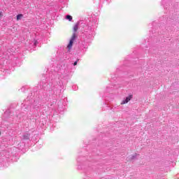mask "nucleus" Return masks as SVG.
Wrapping results in <instances>:
<instances>
[{
  "mask_svg": "<svg viewBox=\"0 0 179 179\" xmlns=\"http://www.w3.org/2000/svg\"><path fill=\"white\" fill-rule=\"evenodd\" d=\"M76 39V34H73L70 42L69 43V45H67V48H69V50H71L72 49V45H73V42L75 41V40Z\"/></svg>",
  "mask_w": 179,
  "mask_h": 179,
  "instance_id": "f257e3e1",
  "label": "nucleus"
},
{
  "mask_svg": "<svg viewBox=\"0 0 179 179\" xmlns=\"http://www.w3.org/2000/svg\"><path fill=\"white\" fill-rule=\"evenodd\" d=\"M131 99H132V95L127 96L125 100L122 101L121 104H127V103H129V101H131Z\"/></svg>",
  "mask_w": 179,
  "mask_h": 179,
  "instance_id": "f03ea898",
  "label": "nucleus"
},
{
  "mask_svg": "<svg viewBox=\"0 0 179 179\" xmlns=\"http://www.w3.org/2000/svg\"><path fill=\"white\" fill-rule=\"evenodd\" d=\"M78 29H79V25H78V24H75L73 27V31L75 33H76V31H78Z\"/></svg>",
  "mask_w": 179,
  "mask_h": 179,
  "instance_id": "7ed1b4c3",
  "label": "nucleus"
},
{
  "mask_svg": "<svg viewBox=\"0 0 179 179\" xmlns=\"http://www.w3.org/2000/svg\"><path fill=\"white\" fill-rule=\"evenodd\" d=\"M22 17H23V15L22 14H19L17 15V20H20V19H22Z\"/></svg>",
  "mask_w": 179,
  "mask_h": 179,
  "instance_id": "20e7f679",
  "label": "nucleus"
},
{
  "mask_svg": "<svg viewBox=\"0 0 179 179\" xmlns=\"http://www.w3.org/2000/svg\"><path fill=\"white\" fill-rule=\"evenodd\" d=\"M66 19H67L68 20H69V22L72 21V16L71 15H66Z\"/></svg>",
  "mask_w": 179,
  "mask_h": 179,
  "instance_id": "39448f33",
  "label": "nucleus"
},
{
  "mask_svg": "<svg viewBox=\"0 0 179 179\" xmlns=\"http://www.w3.org/2000/svg\"><path fill=\"white\" fill-rule=\"evenodd\" d=\"M78 61H79V59H77V61H76L73 64L74 66H76V65H78Z\"/></svg>",
  "mask_w": 179,
  "mask_h": 179,
  "instance_id": "423d86ee",
  "label": "nucleus"
},
{
  "mask_svg": "<svg viewBox=\"0 0 179 179\" xmlns=\"http://www.w3.org/2000/svg\"><path fill=\"white\" fill-rule=\"evenodd\" d=\"M0 135H1V131H0Z\"/></svg>",
  "mask_w": 179,
  "mask_h": 179,
  "instance_id": "0eeeda50",
  "label": "nucleus"
}]
</instances>
